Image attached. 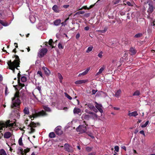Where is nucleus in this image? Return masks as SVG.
Masks as SVG:
<instances>
[{"label": "nucleus", "mask_w": 155, "mask_h": 155, "mask_svg": "<svg viewBox=\"0 0 155 155\" xmlns=\"http://www.w3.org/2000/svg\"><path fill=\"white\" fill-rule=\"evenodd\" d=\"M30 20L31 23H34L36 21V18L33 15H31L30 17Z\"/></svg>", "instance_id": "nucleus-23"}, {"label": "nucleus", "mask_w": 155, "mask_h": 155, "mask_svg": "<svg viewBox=\"0 0 155 155\" xmlns=\"http://www.w3.org/2000/svg\"><path fill=\"white\" fill-rule=\"evenodd\" d=\"M107 28H105L103 30H98L97 31L98 32L100 33H104L105 32L107 31Z\"/></svg>", "instance_id": "nucleus-40"}, {"label": "nucleus", "mask_w": 155, "mask_h": 155, "mask_svg": "<svg viewBox=\"0 0 155 155\" xmlns=\"http://www.w3.org/2000/svg\"><path fill=\"white\" fill-rule=\"evenodd\" d=\"M114 149L116 151L118 152L119 151V148L118 146H115L114 147Z\"/></svg>", "instance_id": "nucleus-50"}, {"label": "nucleus", "mask_w": 155, "mask_h": 155, "mask_svg": "<svg viewBox=\"0 0 155 155\" xmlns=\"http://www.w3.org/2000/svg\"><path fill=\"white\" fill-rule=\"evenodd\" d=\"M21 81L23 82H25L27 81V78L25 76H23L21 78Z\"/></svg>", "instance_id": "nucleus-34"}, {"label": "nucleus", "mask_w": 155, "mask_h": 155, "mask_svg": "<svg viewBox=\"0 0 155 155\" xmlns=\"http://www.w3.org/2000/svg\"><path fill=\"white\" fill-rule=\"evenodd\" d=\"M120 14L122 15H124L125 14V12H120Z\"/></svg>", "instance_id": "nucleus-63"}, {"label": "nucleus", "mask_w": 155, "mask_h": 155, "mask_svg": "<svg viewBox=\"0 0 155 155\" xmlns=\"http://www.w3.org/2000/svg\"><path fill=\"white\" fill-rule=\"evenodd\" d=\"M37 124L33 122H31L29 125L28 126L27 128V131L29 134H31L34 132L35 129L34 127H36Z\"/></svg>", "instance_id": "nucleus-5"}, {"label": "nucleus", "mask_w": 155, "mask_h": 155, "mask_svg": "<svg viewBox=\"0 0 155 155\" xmlns=\"http://www.w3.org/2000/svg\"><path fill=\"white\" fill-rule=\"evenodd\" d=\"M23 111L24 113L26 114H28L29 113V109L27 107H25Z\"/></svg>", "instance_id": "nucleus-32"}, {"label": "nucleus", "mask_w": 155, "mask_h": 155, "mask_svg": "<svg viewBox=\"0 0 155 155\" xmlns=\"http://www.w3.org/2000/svg\"><path fill=\"white\" fill-rule=\"evenodd\" d=\"M86 107L89 108L90 110H93L94 111L97 112V110L95 108L94 105L91 104H88L86 105Z\"/></svg>", "instance_id": "nucleus-10"}, {"label": "nucleus", "mask_w": 155, "mask_h": 155, "mask_svg": "<svg viewBox=\"0 0 155 155\" xmlns=\"http://www.w3.org/2000/svg\"><path fill=\"white\" fill-rule=\"evenodd\" d=\"M20 76V73H18V84L20 86H21V87H22L24 86L25 85H24V84H22L21 83H20V82H19V81L18 79H19V77Z\"/></svg>", "instance_id": "nucleus-29"}, {"label": "nucleus", "mask_w": 155, "mask_h": 155, "mask_svg": "<svg viewBox=\"0 0 155 155\" xmlns=\"http://www.w3.org/2000/svg\"><path fill=\"white\" fill-rule=\"evenodd\" d=\"M113 109L115 110H119L120 108L118 107H113Z\"/></svg>", "instance_id": "nucleus-57"}, {"label": "nucleus", "mask_w": 155, "mask_h": 155, "mask_svg": "<svg viewBox=\"0 0 155 155\" xmlns=\"http://www.w3.org/2000/svg\"><path fill=\"white\" fill-rule=\"evenodd\" d=\"M121 92V90L119 89L117 91L114 96L117 98H118L120 96Z\"/></svg>", "instance_id": "nucleus-19"}, {"label": "nucleus", "mask_w": 155, "mask_h": 155, "mask_svg": "<svg viewBox=\"0 0 155 155\" xmlns=\"http://www.w3.org/2000/svg\"><path fill=\"white\" fill-rule=\"evenodd\" d=\"M41 86H38L37 87V88L35 89V91L36 89H38L39 91V93H41Z\"/></svg>", "instance_id": "nucleus-41"}, {"label": "nucleus", "mask_w": 155, "mask_h": 155, "mask_svg": "<svg viewBox=\"0 0 155 155\" xmlns=\"http://www.w3.org/2000/svg\"><path fill=\"white\" fill-rule=\"evenodd\" d=\"M58 48L60 49H62L63 48V47L61 43H59L58 45Z\"/></svg>", "instance_id": "nucleus-48"}, {"label": "nucleus", "mask_w": 155, "mask_h": 155, "mask_svg": "<svg viewBox=\"0 0 155 155\" xmlns=\"http://www.w3.org/2000/svg\"><path fill=\"white\" fill-rule=\"evenodd\" d=\"M37 74L39 75L40 76L42 77V74L41 71H38L37 72Z\"/></svg>", "instance_id": "nucleus-49"}, {"label": "nucleus", "mask_w": 155, "mask_h": 155, "mask_svg": "<svg viewBox=\"0 0 155 155\" xmlns=\"http://www.w3.org/2000/svg\"><path fill=\"white\" fill-rule=\"evenodd\" d=\"M3 79V78L2 75L0 74V81H2Z\"/></svg>", "instance_id": "nucleus-64"}, {"label": "nucleus", "mask_w": 155, "mask_h": 155, "mask_svg": "<svg viewBox=\"0 0 155 155\" xmlns=\"http://www.w3.org/2000/svg\"><path fill=\"white\" fill-rule=\"evenodd\" d=\"M0 155H7V154L3 149H0Z\"/></svg>", "instance_id": "nucleus-28"}, {"label": "nucleus", "mask_w": 155, "mask_h": 155, "mask_svg": "<svg viewBox=\"0 0 155 155\" xmlns=\"http://www.w3.org/2000/svg\"><path fill=\"white\" fill-rule=\"evenodd\" d=\"M140 92L138 91H136L133 94V96H138L140 94Z\"/></svg>", "instance_id": "nucleus-42"}, {"label": "nucleus", "mask_w": 155, "mask_h": 155, "mask_svg": "<svg viewBox=\"0 0 155 155\" xmlns=\"http://www.w3.org/2000/svg\"><path fill=\"white\" fill-rule=\"evenodd\" d=\"M19 92H16L14 96L12 98V103L11 107L12 108L18 107L19 106L21 102L19 99Z\"/></svg>", "instance_id": "nucleus-3"}, {"label": "nucleus", "mask_w": 155, "mask_h": 155, "mask_svg": "<svg viewBox=\"0 0 155 155\" xmlns=\"http://www.w3.org/2000/svg\"><path fill=\"white\" fill-rule=\"evenodd\" d=\"M0 23L2 25L5 26H7L8 25V23L5 22L1 20H0Z\"/></svg>", "instance_id": "nucleus-30"}, {"label": "nucleus", "mask_w": 155, "mask_h": 155, "mask_svg": "<svg viewBox=\"0 0 155 155\" xmlns=\"http://www.w3.org/2000/svg\"><path fill=\"white\" fill-rule=\"evenodd\" d=\"M47 51L48 50L46 48H41L40 49L39 52L38 53V56L39 57H42L46 54Z\"/></svg>", "instance_id": "nucleus-6"}, {"label": "nucleus", "mask_w": 155, "mask_h": 155, "mask_svg": "<svg viewBox=\"0 0 155 155\" xmlns=\"http://www.w3.org/2000/svg\"><path fill=\"white\" fill-rule=\"evenodd\" d=\"M38 115H42V116H44L45 115H46V113L44 111H41L38 113Z\"/></svg>", "instance_id": "nucleus-35"}, {"label": "nucleus", "mask_w": 155, "mask_h": 155, "mask_svg": "<svg viewBox=\"0 0 155 155\" xmlns=\"http://www.w3.org/2000/svg\"><path fill=\"white\" fill-rule=\"evenodd\" d=\"M80 35L79 33H78L76 35V39H78L80 37Z\"/></svg>", "instance_id": "nucleus-52"}, {"label": "nucleus", "mask_w": 155, "mask_h": 155, "mask_svg": "<svg viewBox=\"0 0 155 155\" xmlns=\"http://www.w3.org/2000/svg\"><path fill=\"white\" fill-rule=\"evenodd\" d=\"M89 27L88 26H86L84 28V29L86 31H87L89 29Z\"/></svg>", "instance_id": "nucleus-61"}, {"label": "nucleus", "mask_w": 155, "mask_h": 155, "mask_svg": "<svg viewBox=\"0 0 155 155\" xmlns=\"http://www.w3.org/2000/svg\"><path fill=\"white\" fill-rule=\"evenodd\" d=\"M104 67H101L99 70V71L96 74V76H97L99 74H101L104 71Z\"/></svg>", "instance_id": "nucleus-26"}, {"label": "nucleus", "mask_w": 155, "mask_h": 155, "mask_svg": "<svg viewBox=\"0 0 155 155\" xmlns=\"http://www.w3.org/2000/svg\"><path fill=\"white\" fill-rule=\"evenodd\" d=\"M30 148H27L26 149H25L24 150V151L25 153H27L28 152L30 151Z\"/></svg>", "instance_id": "nucleus-47"}, {"label": "nucleus", "mask_w": 155, "mask_h": 155, "mask_svg": "<svg viewBox=\"0 0 155 155\" xmlns=\"http://www.w3.org/2000/svg\"><path fill=\"white\" fill-rule=\"evenodd\" d=\"M58 77L59 79L60 82L62 83V80L63 79V78L61 75V74L58 73L57 74Z\"/></svg>", "instance_id": "nucleus-24"}, {"label": "nucleus", "mask_w": 155, "mask_h": 155, "mask_svg": "<svg viewBox=\"0 0 155 155\" xmlns=\"http://www.w3.org/2000/svg\"><path fill=\"white\" fill-rule=\"evenodd\" d=\"M12 135V133L9 132H5L4 135V137L6 139L9 138Z\"/></svg>", "instance_id": "nucleus-13"}, {"label": "nucleus", "mask_w": 155, "mask_h": 155, "mask_svg": "<svg viewBox=\"0 0 155 155\" xmlns=\"http://www.w3.org/2000/svg\"><path fill=\"white\" fill-rule=\"evenodd\" d=\"M69 5H64L63 6V7L65 8H67L69 7Z\"/></svg>", "instance_id": "nucleus-51"}, {"label": "nucleus", "mask_w": 155, "mask_h": 155, "mask_svg": "<svg viewBox=\"0 0 155 155\" xmlns=\"http://www.w3.org/2000/svg\"><path fill=\"white\" fill-rule=\"evenodd\" d=\"M52 9L56 13L59 12H60V10L58 9V6L56 5H55L53 6L52 7Z\"/></svg>", "instance_id": "nucleus-22"}, {"label": "nucleus", "mask_w": 155, "mask_h": 155, "mask_svg": "<svg viewBox=\"0 0 155 155\" xmlns=\"http://www.w3.org/2000/svg\"><path fill=\"white\" fill-rule=\"evenodd\" d=\"M138 115V114L137 112L136 111H134L131 113H129L128 114V116L131 117V116H134L135 117L137 116Z\"/></svg>", "instance_id": "nucleus-20"}, {"label": "nucleus", "mask_w": 155, "mask_h": 155, "mask_svg": "<svg viewBox=\"0 0 155 155\" xmlns=\"http://www.w3.org/2000/svg\"><path fill=\"white\" fill-rule=\"evenodd\" d=\"M97 91L96 90H92V94H95L97 92Z\"/></svg>", "instance_id": "nucleus-58"}, {"label": "nucleus", "mask_w": 155, "mask_h": 155, "mask_svg": "<svg viewBox=\"0 0 155 155\" xmlns=\"http://www.w3.org/2000/svg\"><path fill=\"white\" fill-rule=\"evenodd\" d=\"M16 125V124L14 121L13 122L10 120H7L5 123L0 122V132L1 130H3V128H4V130L6 129L7 130L12 131L14 130Z\"/></svg>", "instance_id": "nucleus-1"}, {"label": "nucleus", "mask_w": 155, "mask_h": 155, "mask_svg": "<svg viewBox=\"0 0 155 155\" xmlns=\"http://www.w3.org/2000/svg\"><path fill=\"white\" fill-rule=\"evenodd\" d=\"M64 94L65 96L68 99L70 100L72 99V97L70 96L67 93H64Z\"/></svg>", "instance_id": "nucleus-39"}, {"label": "nucleus", "mask_w": 155, "mask_h": 155, "mask_svg": "<svg viewBox=\"0 0 155 155\" xmlns=\"http://www.w3.org/2000/svg\"><path fill=\"white\" fill-rule=\"evenodd\" d=\"M142 33H138L134 37L135 38H139L142 36Z\"/></svg>", "instance_id": "nucleus-45"}, {"label": "nucleus", "mask_w": 155, "mask_h": 155, "mask_svg": "<svg viewBox=\"0 0 155 155\" xmlns=\"http://www.w3.org/2000/svg\"><path fill=\"white\" fill-rule=\"evenodd\" d=\"M5 93L6 95H7L8 93V88L7 87H6L5 88Z\"/></svg>", "instance_id": "nucleus-54"}, {"label": "nucleus", "mask_w": 155, "mask_h": 155, "mask_svg": "<svg viewBox=\"0 0 155 155\" xmlns=\"http://www.w3.org/2000/svg\"><path fill=\"white\" fill-rule=\"evenodd\" d=\"M151 25H153L154 27H155V19L153 22L151 23Z\"/></svg>", "instance_id": "nucleus-55"}, {"label": "nucleus", "mask_w": 155, "mask_h": 155, "mask_svg": "<svg viewBox=\"0 0 155 155\" xmlns=\"http://www.w3.org/2000/svg\"><path fill=\"white\" fill-rule=\"evenodd\" d=\"M127 4L129 6H132V5H131V3H130V2H127Z\"/></svg>", "instance_id": "nucleus-60"}, {"label": "nucleus", "mask_w": 155, "mask_h": 155, "mask_svg": "<svg viewBox=\"0 0 155 155\" xmlns=\"http://www.w3.org/2000/svg\"><path fill=\"white\" fill-rule=\"evenodd\" d=\"M57 108L58 110H62L63 109L65 110H66L67 108L66 107H63L62 106V104H59L57 105Z\"/></svg>", "instance_id": "nucleus-18"}, {"label": "nucleus", "mask_w": 155, "mask_h": 155, "mask_svg": "<svg viewBox=\"0 0 155 155\" xmlns=\"http://www.w3.org/2000/svg\"><path fill=\"white\" fill-rule=\"evenodd\" d=\"M43 108L44 109L47 111L50 112L51 111L50 109L47 106H44Z\"/></svg>", "instance_id": "nucleus-38"}, {"label": "nucleus", "mask_w": 155, "mask_h": 155, "mask_svg": "<svg viewBox=\"0 0 155 155\" xmlns=\"http://www.w3.org/2000/svg\"><path fill=\"white\" fill-rule=\"evenodd\" d=\"M103 52L102 51H100L98 54V56L100 58H101L103 56Z\"/></svg>", "instance_id": "nucleus-43"}, {"label": "nucleus", "mask_w": 155, "mask_h": 155, "mask_svg": "<svg viewBox=\"0 0 155 155\" xmlns=\"http://www.w3.org/2000/svg\"><path fill=\"white\" fill-rule=\"evenodd\" d=\"M93 48V46H90L88 48L87 50L86 51V52L87 53H88L90 51H91Z\"/></svg>", "instance_id": "nucleus-33"}, {"label": "nucleus", "mask_w": 155, "mask_h": 155, "mask_svg": "<svg viewBox=\"0 0 155 155\" xmlns=\"http://www.w3.org/2000/svg\"><path fill=\"white\" fill-rule=\"evenodd\" d=\"M64 147L65 150L69 152L72 153L74 151L72 147L68 144H65L64 145Z\"/></svg>", "instance_id": "nucleus-8"}, {"label": "nucleus", "mask_w": 155, "mask_h": 155, "mask_svg": "<svg viewBox=\"0 0 155 155\" xmlns=\"http://www.w3.org/2000/svg\"><path fill=\"white\" fill-rule=\"evenodd\" d=\"M22 137H21L19 139L18 141V143L19 144L20 146H22L23 145V143L22 142Z\"/></svg>", "instance_id": "nucleus-36"}, {"label": "nucleus", "mask_w": 155, "mask_h": 155, "mask_svg": "<svg viewBox=\"0 0 155 155\" xmlns=\"http://www.w3.org/2000/svg\"><path fill=\"white\" fill-rule=\"evenodd\" d=\"M90 68L88 67L87 68V69L84 71V72L81 73H80L78 75V77H80L81 76H84L86 74H87L88 72L90 70Z\"/></svg>", "instance_id": "nucleus-11"}, {"label": "nucleus", "mask_w": 155, "mask_h": 155, "mask_svg": "<svg viewBox=\"0 0 155 155\" xmlns=\"http://www.w3.org/2000/svg\"><path fill=\"white\" fill-rule=\"evenodd\" d=\"M42 69L44 71L45 73L47 75H49L51 74L50 71L47 68L43 67L42 68Z\"/></svg>", "instance_id": "nucleus-15"}, {"label": "nucleus", "mask_w": 155, "mask_h": 155, "mask_svg": "<svg viewBox=\"0 0 155 155\" xmlns=\"http://www.w3.org/2000/svg\"><path fill=\"white\" fill-rule=\"evenodd\" d=\"M90 116L88 114H83L82 116L81 117L83 120H88L90 118Z\"/></svg>", "instance_id": "nucleus-16"}, {"label": "nucleus", "mask_w": 155, "mask_h": 155, "mask_svg": "<svg viewBox=\"0 0 155 155\" xmlns=\"http://www.w3.org/2000/svg\"><path fill=\"white\" fill-rule=\"evenodd\" d=\"M122 148L124 149V150H126V147L125 146H123L121 147Z\"/></svg>", "instance_id": "nucleus-62"}, {"label": "nucleus", "mask_w": 155, "mask_h": 155, "mask_svg": "<svg viewBox=\"0 0 155 155\" xmlns=\"http://www.w3.org/2000/svg\"><path fill=\"white\" fill-rule=\"evenodd\" d=\"M119 2V0H114L113 2L114 5L118 3Z\"/></svg>", "instance_id": "nucleus-46"}, {"label": "nucleus", "mask_w": 155, "mask_h": 155, "mask_svg": "<svg viewBox=\"0 0 155 155\" xmlns=\"http://www.w3.org/2000/svg\"><path fill=\"white\" fill-rule=\"evenodd\" d=\"M85 112L91 114V116L94 119H96L97 118V115L95 113L90 112H88L87 110H85Z\"/></svg>", "instance_id": "nucleus-14"}, {"label": "nucleus", "mask_w": 155, "mask_h": 155, "mask_svg": "<svg viewBox=\"0 0 155 155\" xmlns=\"http://www.w3.org/2000/svg\"><path fill=\"white\" fill-rule=\"evenodd\" d=\"M95 152H92L89 153L88 155H95Z\"/></svg>", "instance_id": "nucleus-59"}, {"label": "nucleus", "mask_w": 155, "mask_h": 155, "mask_svg": "<svg viewBox=\"0 0 155 155\" xmlns=\"http://www.w3.org/2000/svg\"><path fill=\"white\" fill-rule=\"evenodd\" d=\"M49 136L50 138H53L55 137V135L54 132H52L49 134Z\"/></svg>", "instance_id": "nucleus-31"}, {"label": "nucleus", "mask_w": 155, "mask_h": 155, "mask_svg": "<svg viewBox=\"0 0 155 155\" xmlns=\"http://www.w3.org/2000/svg\"><path fill=\"white\" fill-rule=\"evenodd\" d=\"M148 6L149 7L147 11L149 13H151L153 11L154 9L152 2H149Z\"/></svg>", "instance_id": "nucleus-7"}, {"label": "nucleus", "mask_w": 155, "mask_h": 155, "mask_svg": "<svg viewBox=\"0 0 155 155\" xmlns=\"http://www.w3.org/2000/svg\"><path fill=\"white\" fill-rule=\"evenodd\" d=\"M61 22V20L60 19H58L56 20L54 22V25L56 26H58L59 25Z\"/></svg>", "instance_id": "nucleus-27"}, {"label": "nucleus", "mask_w": 155, "mask_h": 155, "mask_svg": "<svg viewBox=\"0 0 155 155\" xmlns=\"http://www.w3.org/2000/svg\"><path fill=\"white\" fill-rule=\"evenodd\" d=\"M130 54L132 55L136 53V51L134 48H131L130 49Z\"/></svg>", "instance_id": "nucleus-25"}, {"label": "nucleus", "mask_w": 155, "mask_h": 155, "mask_svg": "<svg viewBox=\"0 0 155 155\" xmlns=\"http://www.w3.org/2000/svg\"><path fill=\"white\" fill-rule=\"evenodd\" d=\"M84 124L79 125L76 129L77 131L79 132L80 134H82L86 132L87 130L86 126L87 125L85 123V121H84Z\"/></svg>", "instance_id": "nucleus-4"}, {"label": "nucleus", "mask_w": 155, "mask_h": 155, "mask_svg": "<svg viewBox=\"0 0 155 155\" xmlns=\"http://www.w3.org/2000/svg\"><path fill=\"white\" fill-rule=\"evenodd\" d=\"M96 105H95V107L98 109L99 111L101 113L103 112V110L102 109V105L101 104H98L97 102H95Z\"/></svg>", "instance_id": "nucleus-17"}, {"label": "nucleus", "mask_w": 155, "mask_h": 155, "mask_svg": "<svg viewBox=\"0 0 155 155\" xmlns=\"http://www.w3.org/2000/svg\"><path fill=\"white\" fill-rule=\"evenodd\" d=\"M74 114H79L81 113V110L80 109L78 108H75L73 110Z\"/></svg>", "instance_id": "nucleus-21"}, {"label": "nucleus", "mask_w": 155, "mask_h": 155, "mask_svg": "<svg viewBox=\"0 0 155 155\" xmlns=\"http://www.w3.org/2000/svg\"><path fill=\"white\" fill-rule=\"evenodd\" d=\"M88 81L87 80H79L75 81V84H79L85 83Z\"/></svg>", "instance_id": "nucleus-12"}, {"label": "nucleus", "mask_w": 155, "mask_h": 155, "mask_svg": "<svg viewBox=\"0 0 155 155\" xmlns=\"http://www.w3.org/2000/svg\"><path fill=\"white\" fill-rule=\"evenodd\" d=\"M86 150L88 151H90L91 150V148L89 147H87L86 148Z\"/></svg>", "instance_id": "nucleus-56"}, {"label": "nucleus", "mask_w": 155, "mask_h": 155, "mask_svg": "<svg viewBox=\"0 0 155 155\" xmlns=\"http://www.w3.org/2000/svg\"><path fill=\"white\" fill-rule=\"evenodd\" d=\"M149 121H147L144 124L142 125L141 126V127H145L148 125V124L149 123Z\"/></svg>", "instance_id": "nucleus-44"}, {"label": "nucleus", "mask_w": 155, "mask_h": 155, "mask_svg": "<svg viewBox=\"0 0 155 155\" xmlns=\"http://www.w3.org/2000/svg\"><path fill=\"white\" fill-rule=\"evenodd\" d=\"M55 133L58 135H60L62 134V131L61 130V127L60 126H58L55 129Z\"/></svg>", "instance_id": "nucleus-9"}, {"label": "nucleus", "mask_w": 155, "mask_h": 155, "mask_svg": "<svg viewBox=\"0 0 155 155\" xmlns=\"http://www.w3.org/2000/svg\"><path fill=\"white\" fill-rule=\"evenodd\" d=\"M15 58L13 61L12 62L11 60H10L7 62L9 69L12 70L14 73L15 72V68L18 69L17 67L19 66V65L20 64L19 59L18 57L16 55H15Z\"/></svg>", "instance_id": "nucleus-2"}, {"label": "nucleus", "mask_w": 155, "mask_h": 155, "mask_svg": "<svg viewBox=\"0 0 155 155\" xmlns=\"http://www.w3.org/2000/svg\"><path fill=\"white\" fill-rule=\"evenodd\" d=\"M49 44L51 46L52 48L54 47V46L53 45V40L52 39H50L48 42Z\"/></svg>", "instance_id": "nucleus-37"}, {"label": "nucleus", "mask_w": 155, "mask_h": 155, "mask_svg": "<svg viewBox=\"0 0 155 155\" xmlns=\"http://www.w3.org/2000/svg\"><path fill=\"white\" fill-rule=\"evenodd\" d=\"M140 134H143L144 136H145L144 132V131L143 130H141V131H140Z\"/></svg>", "instance_id": "nucleus-53"}]
</instances>
